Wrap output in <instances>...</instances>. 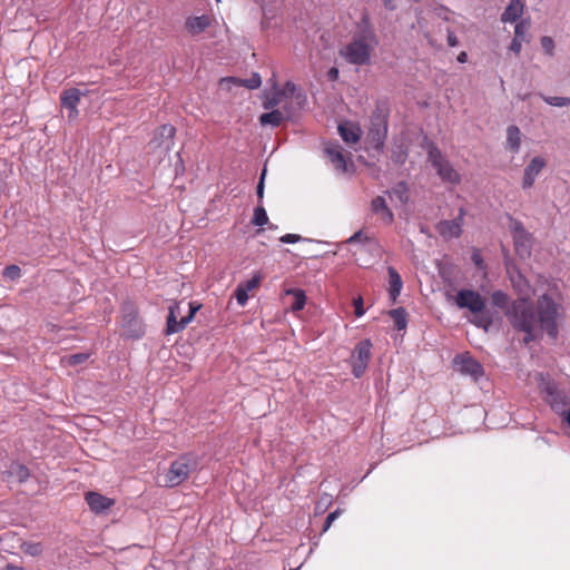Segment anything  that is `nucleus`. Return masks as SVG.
Instances as JSON below:
<instances>
[{
  "label": "nucleus",
  "mask_w": 570,
  "mask_h": 570,
  "mask_svg": "<svg viewBox=\"0 0 570 570\" xmlns=\"http://www.w3.org/2000/svg\"><path fill=\"white\" fill-rule=\"evenodd\" d=\"M512 286L518 299L511 303L507 317L515 331L524 333L525 344L537 338L538 331H544L552 340L558 337V321L563 316L562 305L549 294L541 295L537 301V311L531 304L534 294L528 279L520 273L511 274Z\"/></svg>",
  "instance_id": "f257e3e1"
},
{
  "label": "nucleus",
  "mask_w": 570,
  "mask_h": 570,
  "mask_svg": "<svg viewBox=\"0 0 570 570\" xmlns=\"http://www.w3.org/2000/svg\"><path fill=\"white\" fill-rule=\"evenodd\" d=\"M377 40L374 31L366 27L356 32L350 43L341 50V56L350 63L363 66L370 61Z\"/></svg>",
  "instance_id": "f03ea898"
},
{
  "label": "nucleus",
  "mask_w": 570,
  "mask_h": 570,
  "mask_svg": "<svg viewBox=\"0 0 570 570\" xmlns=\"http://www.w3.org/2000/svg\"><path fill=\"white\" fill-rule=\"evenodd\" d=\"M455 304L459 308L469 309L474 317L471 323L485 332L490 328L492 320L488 313H483L485 308V299L481 294L473 289H460L455 296Z\"/></svg>",
  "instance_id": "7ed1b4c3"
},
{
  "label": "nucleus",
  "mask_w": 570,
  "mask_h": 570,
  "mask_svg": "<svg viewBox=\"0 0 570 570\" xmlns=\"http://www.w3.org/2000/svg\"><path fill=\"white\" fill-rule=\"evenodd\" d=\"M199 458L196 453L181 454L170 463L165 474V485L168 488L180 485L193 471L197 470Z\"/></svg>",
  "instance_id": "20e7f679"
},
{
  "label": "nucleus",
  "mask_w": 570,
  "mask_h": 570,
  "mask_svg": "<svg viewBox=\"0 0 570 570\" xmlns=\"http://www.w3.org/2000/svg\"><path fill=\"white\" fill-rule=\"evenodd\" d=\"M538 377L539 387L546 394L544 400L558 415L562 416L570 409V397L543 373Z\"/></svg>",
  "instance_id": "39448f33"
},
{
  "label": "nucleus",
  "mask_w": 570,
  "mask_h": 570,
  "mask_svg": "<svg viewBox=\"0 0 570 570\" xmlns=\"http://www.w3.org/2000/svg\"><path fill=\"white\" fill-rule=\"evenodd\" d=\"M428 159L443 183L460 184L461 175L434 144H430L428 147Z\"/></svg>",
  "instance_id": "423d86ee"
},
{
  "label": "nucleus",
  "mask_w": 570,
  "mask_h": 570,
  "mask_svg": "<svg viewBox=\"0 0 570 570\" xmlns=\"http://www.w3.org/2000/svg\"><path fill=\"white\" fill-rule=\"evenodd\" d=\"M175 134L176 128L169 124L157 128L148 144V153L153 154L157 160H163L174 146Z\"/></svg>",
  "instance_id": "0eeeda50"
},
{
  "label": "nucleus",
  "mask_w": 570,
  "mask_h": 570,
  "mask_svg": "<svg viewBox=\"0 0 570 570\" xmlns=\"http://www.w3.org/2000/svg\"><path fill=\"white\" fill-rule=\"evenodd\" d=\"M510 229L512 233L517 254L522 257H529L532 248V236L528 233L523 224L517 219H510Z\"/></svg>",
  "instance_id": "6e6552de"
},
{
  "label": "nucleus",
  "mask_w": 570,
  "mask_h": 570,
  "mask_svg": "<svg viewBox=\"0 0 570 570\" xmlns=\"http://www.w3.org/2000/svg\"><path fill=\"white\" fill-rule=\"evenodd\" d=\"M199 305H195L194 303H188V314L186 316L180 317L179 321H175V313L180 312V304L175 303L169 307V313L167 316V326L166 334H175L183 331L194 318L195 313L198 311Z\"/></svg>",
  "instance_id": "1a4fd4ad"
},
{
  "label": "nucleus",
  "mask_w": 570,
  "mask_h": 570,
  "mask_svg": "<svg viewBox=\"0 0 570 570\" xmlns=\"http://www.w3.org/2000/svg\"><path fill=\"white\" fill-rule=\"evenodd\" d=\"M453 365L461 374L469 375L474 381H478L484 375L481 363L468 352L458 354L453 360Z\"/></svg>",
  "instance_id": "9d476101"
},
{
  "label": "nucleus",
  "mask_w": 570,
  "mask_h": 570,
  "mask_svg": "<svg viewBox=\"0 0 570 570\" xmlns=\"http://www.w3.org/2000/svg\"><path fill=\"white\" fill-rule=\"evenodd\" d=\"M371 351L372 343L370 340H363L354 347L352 354V372L355 377L358 379L364 374L371 358Z\"/></svg>",
  "instance_id": "9b49d317"
},
{
  "label": "nucleus",
  "mask_w": 570,
  "mask_h": 570,
  "mask_svg": "<svg viewBox=\"0 0 570 570\" xmlns=\"http://www.w3.org/2000/svg\"><path fill=\"white\" fill-rule=\"evenodd\" d=\"M122 328L125 334L131 338H139L144 335V326L131 305L122 307Z\"/></svg>",
  "instance_id": "f8f14e48"
},
{
  "label": "nucleus",
  "mask_w": 570,
  "mask_h": 570,
  "mask_svg": "<svg viewBox=\"0 0 570 570\" xmlns=\"http://www.w3.org/2000/svg\"><path fill=\"white\" fill-rule=\"evenodd\" d=\"M326 157L330 159L334 168L341 173L348 170L350 154H345L343 147L338 142H327L324 148Z\"/></svg>",
  "instance_id": "ddd939ff"
},
{
  "label": "nucleus",
  "mask_w": 570,
  "mask_h": 570,
  "mask_svg": "<svg viewBox=\"0 0 570 570\" xmlns=\"http://www.w3.org/2000/svg\"><path fill=\"white\" fill-rule=\"evenodd\" d=\"M465 209L461 207L459 214L454 219L441 220L436 225V230L444 239L458 238L462 233L464 223Z\"/></svg>",
  "instance_id": "4468645a"
},
{
  "label": "nucleus",
  "mask_w": 570,
  "mask_h": 570,
  "mask_svg": "<svg viewBox=\"0 0 570 570\" xmlns=\"http://www.w3.org/2000/svg\"><path fill=\"white\" fill-rule=\"evenodd\" d=\"M546 166L547 161L543 157H533L524 168L521 184L522 188L530 189Z\"/></svg>",
  "instance_id": "2eb2a0df"
},
{
  "label": "nucleus",
  "mask_w": 570,
  "mask_h": 570,
  "mask_svg": "<svg viewBox=\"0 0 570 570\" xmlns=\"http://www.w3.org/2000/svg\"><path fill=\"white\" fill-rule=\"evenodd\" d=\"M82 97V92L77 88L62 91L60 96L61 106L68 110V118L73 119L79 115L78 105Z\"/></svg>",
  "instance_id": "dca6fc26"
},
{
  "label": "nucleus",
  "mask_w": 570,
  "mask_h": 570,
  "mask_svg": "<svg viewBox=\"0 0 570 570\" xmlns=\"http://www.w3.org/2000/svg\"><path fill=\"white\" fill-rule=\"evenodd\" d=\"M269 112L261 115L259 122L263 126L278 127L285 119L291 118V107L284 106V109H269Z\"/></svg>",
  "instance_id": "f3484780"
},
{
  "label": "nucleus",
  "mask_w": 570,
  "mask_h": 570,
  "mask_svg": "<svg viewBox=\"0 0 570 570\" xmlns=\"http://www.w3.org/2000/svg\"><path fill=\"white\" fill-rule=\"evenodd\" d=\"M338 134L347 145L357 144L362 137L361 127L352 121H343L337 127Z\"/></svg>",
  "instance_id": "a211bd4d"
},
{
  "label": "nucleus",
  "mask_w": 570,
  "mask_h": 570,
  "mask_svg": "<svg viewBox=\"0 0 570 570\" xmlns=\"http://www.w3.org/2000/svg\"><path fill=\"white\" fill-rule=\"evenodd\" d=\"M86 502L89 505L90 510L96 513H101L109 508H111L115 501L110 498H107L98 492H88L86 494Z\"/></svg>",
  "instance_id": "6ab92c4d"
},
{
  "label": "nucleus",
  "mask_w": 570,
  "mask_h": 570,
  "mask_svg": "<svg viewBox=\"0 0 570 570\" xmlns=\"http://www.w3.org/2000/svg\"><path fill=\"white\" fill-rule=\"evenodd\" d=\"M289 101L286 100V91L274 89L265 96L263 107L265 109H284V106L289 107Z\"/></svg>",
  "instance_id": "aec40b11"
},
{
  "label": "nucleus",
  "mask_w": 570,
  "mask_h": 570,
  "mask_svg": "<svg viewBox=\"0 0 570 570\" xmlns=\"http://www.w3.org/2000/svg\"><path fill=\"white\" fill-rule=\"evenodd\" d=\"M371 209L374 214H376L380 219L386 224L391 225L394 220V215L392 210L389 208L386 200L382 196H376L373 198L371 203Z\"/></svg>",
  "instance_id": "412c9836"
},
{
  "label": "nucleus",
  "mask_w": 570,
  "mask_h": 570,
  "mask_svg": "<svg viewBox=\"0 0 570 570\" xmlns=\"http://www.w3.org/2000/svg\"><path fill=\"white\" fill-rule=\"evenodd\" d=\"M372 127L370 129V136L377 147L384 144V139L387 132V125L384 118L375 116L372 118Z\"/></svg>",
  "instance_id": "4be33fe9"
},
{
  "label": "nucleus",
  "mask_w": 570,
  "mask_h": 570,
  "mask_svg": "<svg viewBox=\"0 0 570 570\" xmlns=\"http://www.w3.org/2000/svg\"><path fill=\"white\" fill-rule=\"evenodd\" d=\"M389 274V295L390 298L395 302L401 294L403 287V281L399 272L392 267H387Z\"/></svg>",
  "instance_id": "5701e85b"
},
{
  "label": "nucleus",
  "mask_w": 570,
  "mask_h": 570,
  "mask_svg": "<svg viewBox=\"0 0 570 570\" xmlns=\"http://www.w3.org/2000/svg\"><path fill=\"white\" fill-rule=\"evenodd\" d=\"M521 137L520 128L515 125H510L507 128L505 148L512 154H518L521 147Z\"/></svg>",
  "instance_id": "b1692460"
},
{
  "label": "nucleus",
  "mask_w": 570,
  "mask_h": 570,
  "mask_svg": "<svg viewBox=\"0 0 570 570\" xmlns=\"http://www.w3.org/2000/svg\"><path fill=\"white\" fill-rule=\"evenodd\" d=\"M522 0H510V3L501 16L502 22H515L523 13Z\"/></svg>",
  "instance_id": "393cba45"
},
{
  "label": "nucleus",
  "mask_w": 570,
  "mask_h": 570,
  "mask_svg": "<svg viewBox=\"0 0 570 570\" xmlns=\"http://www.w3.org/2000/svg\"><path fill=\"white\" fill-rule=\"evenodd\" d=\"M4 474L8 480L18 482H24L30 476L28 468L19 462H11Z\"/></svg>",
  "instance_id": "a878e982"
},
{
  "label": "nucleus",
  "mask_w": 570,
  "mask_h": 570,
  "mask_svg": "<svg viewBox=\"0 0 570 570\" xmlns=\"http://www.w3.org/2000/svg\"><path fill=\"white\" fill-rule=\"evenodd\" d=\"M220 83L222 85L223 83H235L238 86H244L248 89H257L262 85V79H261V76L255 72L252 75V77H249L247 79H237L234 77L223 78Z\"/></svg>",
  "instance_id": "bb28decb"
},
{
  "label": "nucleus",
  "mask_w": 570,
  "mask_h": 570,
  "mask_svg": "<svg viewBox=\"0 0 570 570\" xmlns=\"http://www.w3.org/2000/svg\"><path fill=\"white\" fill-rule=\"evenodd\" d=\"M208 24L209 19L206 16L193 17L186 21V28L193 35L203 32Z\"/></svg>",
  "instance_id": "cd10ccee"
},
{
  "label": "nucleus",
  "mask_w": 570,
  "mask_h": 570,
  "mask_svg": "<svg viewBox=\"0 0 570 570\" xmlns=\"http://www.w3.org/2000/svg\"><path fill=\"white\" fill-rule=\"evenodd\" d=\"M390 316L393 318L394 326L396 330H405L407 325V314L403 307L390 311Z\"/></svg>",
  "instance_id": "c85d7f7f"
},
{
  "label": "nucleus",
  "mask_w": 570,
  "mask_h": 570,
  "mask_svg": "<svg viewBox=\"0 0 570 570\" xmlns=\"http://www.w3.org/2000/svg\"><path fill=\"white\" fill-rule=\"evenodd\" d=\"M391 198L395 197L401 204H406L409 200V190L404 181L397 183L390 191Z\"/></svg>",
  "instance_id": "c756f323"
},
{
  "label": "nucleus",
  "mask_w": 570,
  "mask_h": 570,
  "mask_svg": "<svg viewBox=\"0 0 570 570\" xmlns=\"http://www.w3.org/2000/svg\"><path fill=\"white\" fill-rule=\"evenodd\" d=\"M491 301H492V304L495 307L501 308V309H505V312L511 306V304L509 303L510 302L509 295L505 292L501 291V289L494 291L492 293Z\"/></svg>",
  "instance_id": "7c9ffc66"
},
{
  "label": "nucleus",
  "mask_w": 570,
  "mask_h": 570,
  "mask_svg": "<svg viewBox=\"0 0 570 570\" xmlns=\"http://www.w3.org/2000/svg\"><path fill=\"white\" fill-rule=\"evenodd\" d=\"M348 244L360 243L363 245H368L370 247H377V243L370 236L365 235L363 230H358L354 233L348 239Z\"/></svg>",
  "instance_id": "2f4dec72"
},
{
  "label": "nucleus",
  "mask_w": 570,
  "mask_h": 570,
  "mask_svg": "<svg viewBox=\"0 0 570 570\" xmlns=\"http://www.w3.org/2000/svg\"><path fill=\"white\" fill-rule=\"evenodd\" d=\"M541 99L552 107H570V97L546 96L540 94Z\"/></svg>",
  "instance_id": "473e14b6"
},
{
  "label": "nucleus",
  "mask_w": 570,
  "mask_h": 570,
  "mask_svg": "<svg viewBox=\"0 0 570 570\" xmlns=\"http://www.w3.org/2000/svg\"><path fill=\"white\" fill-rule=\"evenodd\" d=\"M252 223L256 226H264L268 224L267 213L261 204L254 209Z\"/></svg>",
  "instance_id": "72a5a7b5"
},
{
  "label": "nucleus",
  "mask_w": 570,
  "mask_h": 570,
  "mask_svg": "<svg viewBox=\"0 0 570 570\" xmlns=\"http://www.w3.org/2000/svg\"><path fill=\"white\" fill-rule=\"evenodd\" d=\"M22 550L26 554L36 557L42 552V546L39 542H27L22 544Z\"/></svg>",
  "instance_id": "f704fd0d"
},
{
  "label": "nucleus",
  "mask_w": 570,
  "mask_h": 570,
  "mask_svg": "<svg viewBox=\"0 0 570 570\" xmlns=\"http://www.w3.org/2000/svg\"><path fill=\"white\" fill-rule=\"evenodd\" d=\"M529 29V22L525 20H522L518 22L514 27V38H519L524 40V36Z\"/></svg>",
  "instance_id": "c9c22d12"
},
{
  "label": "nucleus",
  "mask_w": 570,
  "mask_h": 570,
  "mask_svg": "<svg viewBox=\"0 0 570 570\" xmlns=\"http://www.w3.org/2000/svg\"><path fill=\"white\" fill-rule=\"evenodd\" d=\"M20 275H21V269L17 265H9L3 271V276L9 279H12V281L19 278Z\"/></svg>",
  "instance_id": "e433bc0d"
},
{
  "label": "nucleus",
  "mask_w": 570,
  "mask_h": 570,
  "mask_svg": "<svg viewBox=\"0 0 570 570\" xmlns=\"http://www.w3.org/2000/svg\"><path fill=\"white\" fill-rule=\"evenodd\" d=\"M541 47L547 55L553 56L554 41L551 37H548V36L542 37L541 38Z\"/></svg>",
  "instance_id": "4c0bfd02"
},
{
  "label": "nucleus",
  "mask_w": 570,
  "mask_h": 570,
  "mask_svg": "<svg viewBox=\"0 0 570 570\" xmlns=\"http://www.w3.org/2000/svg\"><path fill=\"white\" fill-rule=\"evenodd\" d=\"M89 357V354L87 353H76L68 357L67 363L71 366L78 365L87 361Z\"/></svg>",
  "instance_id": "58836bf2"
},
{
  "label": "nucleus",
  "mask_w": 570,
  "mask_h": 570,
  "mask_svg": "<svg viewBox=\"0 0 570 570\" xmlns=\"http://www.w3.org/2000/svg\"><path fill=\"white\" fill-rule=\"evenodd\" d=\"M235 298L240 306H245L248 301V292L238 285L235 289Z\"/></svg>",
  "instance_id": "ea45409f"
},
{
  "label": "nucleus",
  "mask_w": 570,
  "mask_h": 570,
  "mask_svg": "<svg viewBox=\"0 0 570 570\" xmlns=\"http://www.w3.org/2000/svg\"><path fill=\"white\" fill-rule=\"evenodd\" d=\"M305 301H306V297L304 295V293L302 291H298L296 294H295V301L292 305V308L293 311H301L304 308L305 306Z\"/></svg>",
  "instance_id": "a19ab883"
},
{
  "label": "nucleus",
  "mask_w": 570,
  "mask_h": 570,
  "mask_svg": "<svg viewBox=\"0 0 570 570\" xmlns=\"http://www.w3.org/2000/svg\"><path fill=\"white\" fill-rule=\"evenodd\" d=\"M261 283V276L255 275L250 279L246 281L245 283H240L239 286H242L245 291L250 292L252 289L256 288Z\"/></svg>",
  "instance_id": "79ce46f5"
},
{
  "label": "nucleus",
  "mask_w": 570,
  "mask_h": 570,
  "mask_svg": "<svg viewBox=\"0 0 570 570\" xmlns=\"http://www.w3.org/2000/svg\"><path fill=\"white\" fill-rule=\"evenodd\" d=\"M340 514H341V510H340V509H337V510H335V511L331 512V513L326 517V520H325V522H324V525H323L322 531H323V532H326V531L331 528L332 523H333V522H334V521L340 517Z\"/></svg>",
  "instance_id": "37998d69"
},
{
  "label": "nucleus",
  "mask_w": 570,
  "mask_h": 570,
  "mask_svg": "<svg viewBox=\"0 0 570 570\" xmlns=\"http://www.w3.org/2000/svg\"><path fill=\"white\" fill-rule=\"evenodd\" d=\"M471 259L478 268L485 269V264L479 249L472 252Z\"/></svg>",
  "instance_id": "c03bdc74"
},
{
  "label": "nucleus",
  "mask_w": 570,
  "mask_h": 570,
  "mask_svg": "<svg viewBox=\"0 0 570 570\" xmlns=\"http://www.w3.org/2000/svg\"><path fill=\"white\" fill-rule=\"evenodd\" d=\"M353 305H354V314L356 317H361L365 314V309L363 307V298L361 296L354 298Z\"/></svg>",
  "instance_id": "a18cd8bd"
},
{
  "label": "nucleus",
  "mask_w": 570,
  "mask_h": 570,
  "mask_svg": "<svg viewBox=\"0 0 570 570\" xmlns=\"http://www.w3.org/2000/svg\"><path fill=\"white\" fill-rule=\"evenodd\" d=\"M265 175H266V169L264 168L263 171H262L261 178H259V183H258L257 188H256V194H257V198H258L259 203H262V199L264 197V179H265Z\"/></svg>",
  "instance_id": "49530a36"
},
{
  "label": "nucleus",
  "mask_w": 570,
  "mask_h": 570,
  "mask_svg": "<svg viewBox=\"0 0 570 570\" xmlns=\"http://www.w3.org/2000/svg\"><path fill=\"white\" fill-rule=\"evenodd\" d=\"M301 239V236L297 234H285L279 238L282 243L285 244H295Z\"/></svg>",
  "instance_id": "de8ad7c7"
},
{
  "label": "nucleus",
  "mask_w": 570,
  "mask_h": 570,
  "mask_svg": "<svg viewBox=\"0 0 570 570\" xmlns=\"http://www.w3.org/2000/svg\"><path fill=\"white\" fill-rule=\"evenodd\" d=\"M522 42L523 40L522 39H519V38H514L512 39L511 41V45H510V50L512 52H514L515 55L520 53L521 49H522Z\"/></svg>",
  "instance_id": "09e8293b"
},
{
  "label": "nucleus",
  "mask_w": 570,
  "mask_h": 570,
  "mask_svg": "<svg viewBox=\"0 0 570 570\" xmlns=\"http://www.w3.org/2000/svg\"><path fill=\"white\" fill-rule=\"evenodd\" d=\"M282 90L286 91V100L288 101V99L294 95L296 86L293 82L288 81L285 83Z\"/></svg>",
  "instance_id": "8fccbe9b"
},
{
  "label": "nucleus",
  "mask_w": 570,
  "mask_h": 570,
  "mask_svg": "<svg viewBox=\"0 0 570 570\" xmlns=\"http://www.w3.org/2000/svg\"><path fill=\"white\" fill-rule=\"evenodd\" d=\"M448 45L450 47H456L459 45L456 36L450 30L448 31Z\"/></svg>",
  "instance_id": "3c124183"
},
{
  "label": "nucleus",
  "mask_w": 570,
  "mask_h": 570,
  "mask_svg": "<svg viewBox=\"0 0 570 570\" xmlns=\"http://www.w3.org/2000/svg\"><path fill=\"white\" fill-rule=\"evenodd\" d=\"M327 76L330 80H336L338 77V69L335 67L331 68L327 72Z\"/></svg>",
  "instance_id": "603ef678"
},
{
  "label": "nucleus",
  "mask_w": 570,
  "mask_h": 570,
  "mask_svg": "<svg viewBox=\"0 0 570 570\" xmlns=\"http://www.w3.org/2000/svg\"><path fill=\"white\" fill-rule=\"evenodd\" d=\"M384 7L389 10H394L396 8L394 0H383Z\"/></svg>",
  "instance_id": "864d4df0"
},
{
  "label": "nucleus",
  "mask_w": 570,
  "mask_h": 570,
  "mask_svg": "<svg viewBox=\"0 0 570 570\" xmlns=\"http://www.w3.org/2000/svg\"><path fill=\"white\" fill-rule=\"evenodd\" d=\"M561 417L570 425V409Z\"/></svg>",
  "instance_id": "5fc2aeb1"
},
{
  "label": "nucleus",
  "mask_w": 570,
  "mask_h": 570,
  "mask_svg": "<svg viewBox=\"0 0 570 570\" xmlns=\"http://www.w3.org/2000/svg\"><path fill=\"white\" fill-rule=\"evenodd\" d=\"M466 58H468V56H466V53H465L464 51H463V52H461V53L458 56V60H459L460 62H465V61H466Z\"/></svg>",
  "instance_id": "6e6d98bb"
},
{
  "label": "nucleus",
  "mask_w": 570,
  "mask_h": 570,
  "mask_svg": "<svg viewBox=\"0 0 570 570\" xmlns=\"http://www.w3.org/2000/svg\"><path fill=\"white\" fill-rule=\"evenodd\" d=\"M181 316V311L175 313V321H179Z\"/></svg>",
  "instance_id": "4d7b16f0"
},
{
  "label": "nucleus",
  "mask_w": 570,
  "mask_h": 570,
  "mask_svg": "<svg viewBox=\"0 0 570 570\" xmlns=\"http://www.w3.org/2000/svg\"><path fill=\"white\" fill-rule=\"evenodd\" d=\"M289 570H299V567L298 568H294V569H289Z\"/></svg>",
  "instance_id": "13d9d810"
}]
</instances>
